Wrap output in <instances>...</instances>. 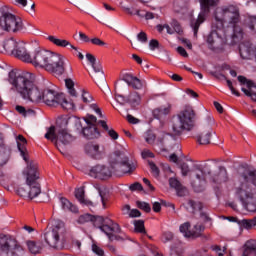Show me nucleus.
<instances>
[{
    "instance_id": "a18cd8bd",
    "label": "nucleus",
    "mask_w": 256,
    "mask_h": 256,
    "mask_svg": "<svg viewBox=\"0 0 256 256\" xmlns=\"http://www.w3.org/2000/svg\"><path fill=\"white\" fill-rule=\"evenodd\" d=\"M136 205H137L138 209L145 211V213H151V205H149V203L137 201Z\"/></svg>"
},
{
    "instance_id": "dca6fc26",
    "label": "nucleus",
    "mask_w": 256,
    "mask_h": 256,
    "mask_svg": "<svg viewBox=\"0 0 256 256\" xmlns=\"http://www.w3.org/2000/svg\"><path fill=\"white\" fill-rule=\"evenodd\" d=\"M98 229L107 235L109 241H113V233H121V226L109 218H106L105 223L98 226Z\"/></svg>"
},
{
    "instance_id": "ea45409f",
    "label": "nucleus",
    "mask_w": 256,
    "mask_h": 256,
    "mask_svg": "<svg viewBox=\"0 0 256 256\" xmlns=\"http://www.w3.org/2000/svg\"><path fill=\"white\" fill-rule=\"evenodd\" d=\"M191 228V223L186 222L182 225H180V232L183 233L184 237L191 239L192 237V230H189Z\"/></svg>"
},
{
    "instance_id": "f03ea898",
    "label": "nucleus",
    "mask_w": 256,
    "mask_h": 256,
    "mask_svg": "<svg viewBox=\"0 0 256 256\" xmlns=\"http://www.w3.org/2000/svg\"><path fill=\"white\" fill-rule=\"evenodd\" d=\"M225 23L233 27L234 37H243V28L239 26V23H241L239 7L230 4L215 9L212 28L221 30L225 26Z\"/></svg>"
},
{
    "instance_id": "6e6d98bb",
    "label": "nucleus",
    "mask_w": 256,
    "mask_h": 256,
    "mask_svg": "<svg viewBox=\"0 0 256 256\" xmlns=\"http://www.w3.org/2000/svg\"><path fill=\"white\" fill-rule=\"evenodd\" d=\"M82 99L84 103H91L93 101V96L89 94V92H85V90L82 91Z\"/></svg>"
},
{
    "instance_id": "052dcab7",
    "label": "nucleus",
    "mask_w": 256,
    "mask_h": 256,
    "mask_svg": "<svg viewBox=\"0 0 256 256\" xmlns=\"http://www.w3.org/2000/svg\"><path fill=\"white\" fill-rule=\"evenodd\" d=\"M181 171H182L183 177H187V175H189V171H191V170L189 169V164L183 162V163L181 164Z\"/></svg>"
},
{
    "instance_id": "e433bc0d",
    "label": "nucleus",
    "mask_w": 256,
    "mask_h": 256,
    "mask_svg": "<svg viewBox=\"0 0 256 256\" xmlns=\"http://www.w3.org/2000/svg\"><path fill=\"white\" fill-rule=\"evenodd\" d=\"M134 227H135L134 229L135 233H142L143 235H147V231L145 230V221L135 220Z\"/></svg>"
},
{
    "instance_id": "423d86ee",
    "label": "nucleus",
    "mask_w": 256,
    "mask_h": 256,
    "mask_svg": "<svg viewBox=\"0 0 256 256\" xmlns=\"http://www.w3.org/2000/svg\"><path fill=\"white\" fill-rule=\"evenodd\" d=\"M109 163L112 165L114 175H117V177L135 171V165L129 163V157L119 150L110 156Z\"/></svg>"
},
{
    "instance_id": "de8ad7c7",
    "label": "nucleus",
    "mask_w": 256,
    "mask_h": 256,
    "mask_svg": "<svg viewBox=\"0 0 256 256\" xmlns=\"http://www.w3.org/2000/svg\"><path fill=\"white\" fill-rule=\"evenodd\" d=\"M93 219H95V216L91 214H84L78 218V223H89V221H93Z\"/></svg>"
},
{
    "instance_id": "338daca9",
    "label": "nucleus",
    "mask_w": 256,
    "mask_h": 256,
    "mask_svg": "<svg viewBox=\"0 0 256 256\" xmlns=\"http://www.w3.org/2000/svg\"><path fill=\"white\" fill-rule=\"evenodd\" d=\"M108 135L109 137H111L114 141H117V139H119V134L113 130V129H109L108 130Z\"/></svg>"
},
{
    "instance_id": "4d7b16f0",
    "label": "nucleus",
    "mask_w": 256,
    "mask_h": 256,
    "mask_svg": "<svg viewBox=\"0 0 256 256\" xmlns=\"http://www.w3.org/2000/svg\"><path fill=\"white\" fill-rule=\"evenodd\" d=\"M99 195L101 197V201H102V205L104 207V209L107 208V201L109 199V197L107 196V194L101 190H99Z\"/></svg>"
},
{
    "instance_id": "bb28decb",
    "label": "nucleus",
    "mask_w": 256,
    "mask_h": 256,
    "mask_svg": "<svg viewBox=\"0 0 256 256\" xmlns=\"http://www.w3.org/2000/svg\"><path fill=\"white\" fill-rule=\"evenodd\" d=\"M82 134L86 139H97L100 133L97 126H88L82 129Z\"/></svg>"
},
{
    "instance_id": "412c9836",
    "label": "nucleus",
    "mask_w": 256,
    "mask_h": 256,
    "mask_svg": "<svg viewBox=\"0 0 256 256\" xmlns=\"http://www.w3.org/2000/svg\"><path fill=\"white\" fill-rule=\"evenodd\" d=\"M213 128L204 129L197 135V142L199 145H209L211 143V137H213Z\"/></svg>"
},
{
    "instance_id": "f704fd0d",
    "label": "nucleus",
    "mask_w": 256,
    "mask_h": 256,
    "mask_svg": "<svg viewBox=\"0 0 256 256\" xmlns=\"http://www.w3.org/2000/svg\"><path fill=\"white\" fill-rule=\"evenodd\" d=\"M238 225L244 229H252L256 226V216L252 219H243L238 221Z\"/></svg>"
},
{
    "instance_id": "49530a36",
    "label": "nucleus",
    "mask_w": 256,
    "mask_h": 256,
    "mask_svg": "<svg viewBox=\"0 0 256 256\" xmlns=\"http://www.w3.org/2000/svg\"><path fill=\"white\" fill-rule=\"evenodd\" d=\"M84 121L87 123L88 127H97V117L93 115H88L84 118Z\"/></svg>"
},
{
    "instance_id": "f8f14e48",
    "label": "nucleus",
    "mask_w": 256,
    "mask_h": 256,
    "mask_svg": "<svg viewBox=\"0 0 256 256\" xmlns=\"http://www.w3.org/2000/svg\"><path fill=\"white\" fill-rule=\"evenodd\" d=\"M88 175L90 177H94V179H101L102 181H105L107 179H111V177L115 175V171L111 164L110 166L98 164L89 170Z\"/></svg>"
},
{
    "instance_id": "aec40b11",
    "label": "nucleus",
    "mask_w": 256,
    "mask_h": 256,
    "mask_svg": "<svg viewBox=\"0 0 256 256\" xmlns=\"http://www.w3.org/2000/svg\"><path fill=\"white\" fill-rule=\"evenodd\" d=\"M9 157H11V149L5 145L3 140H0V168L7 165Z\"/></svg>"
},
{
    "instance_id": "69168bd1",
    "label": "nucleus",
    "mask_w": 256,
    "mask_h": 256,
    "mask_svg": "<svg viewBox=\"0 0 256 256\" xmlns=\"http://www.w3.org/2000/svg\"><path fill=\"white\" fill-rule=\"evenodd\" d=\"M161 205H163V202H154L152 205V209L154 213H160L161 212Z\"/></svg>"
},
{
    "instance_id": "a19ab883",
    "label": "nucleus",
    "mask_w": 256,
    "mask_h": 256,
    "mask_svg": "<svg viewBox=\"0 0 256 256\" xmlns=\"http://www.w3.org/2000/svg\"><path fill=\"white\" fill-rule=\"evenodd\" d=\"M128 103H131V105L133 106L139 105V103H141V96L139 95V93H131L128 97Z\"/></svg>"
},
{
    "instance_id": "cd10ccee",
    "label": "nucleus",
    "mask_w": 256,
    "mask_h": 256,
    "mask_svg": "<svg viewBox=\"0 0 256 256\" xmlns=\"http://www.w3.org/2000/svg\"><path fill=\"white\" fill-rule=\"evenodd\" d=\"M214 183H225L227 181V169L223 166L218 168V172L212 176Z\"/></svg>"
},
{
    "instance_id": "3c124183",
    "label": "nucleus",
    "mask_w": 256,
    "mask_h": 256,
    "mask_svg": "<svg viewBox=\"0 0 256 256\" xmlns=\"http://www.w3.org/2000/svg\"><path fill=\"white\" fill-rule=\"evenodd\" d=\"M149 167L151 169V173L154 177H159V167H157V165H155L152 161H149Z\"/></svg>"
},
{
    "instance_id": "bf43d9fd",
    "label": "nucleus",
    "mask_w": 256,
    "mask_h": 256,
    "mask_svg": "<svg viewBox=\"0 0 256 256\" xmlns=\"http://www.w3.org/2000/svg\"><path fill=\"white\" fill-rule=\"evenodd\" d=\"M137 39H138V41H140V43H147V41H149V39L147 38V33L143 32V31L138 33Z\"/></svg>"
},
{
    "instance_id": "6ab92c4d",
    "label": "nucleus",
    "mask_w": 256,
    "mask_h": 256,
    "mask_svg": "<svg viewBox=\"0 0 256 256\" xmlns=\"http://www.w3.org/2000/svg\"><path fill=\"white\" fill-rule=\"evenodd\" d=\"M17 147L20 151V155L24 161H29V151H27V139L23 135H18L16 138Z\"/></svg>"
},
{
    "instance_id": "4468645a",
    "label": "nucleus",
    "mask_w": 256,
    "mask_h": 256,
    "mask_svg": "<svg viewBox=\"0 0 256 256\" xmlns=\"http://www.w3.org/2000/svg\"><path fill=\"white\" fill-rule=\"evenodd\" d=\"M25 163L26 168L23 171V175L26 179V183L37 181V179H39V166L34 161H29V156L28 161H25Z\"/></svg>"
},
{
    "instance_id": "0e129e2a",
    "label": "nucleus",
    "mask_w": 256,
    "mask_h": 256,
    "mask_svg": "<svg viewBox=\"0 0 256 256\" xmlns=\"http://www.w3.org/2000/svg\"><path fill=\"white\" fill-rule=\"evenodd\" d=\"M142 157L143 159H148V158L153 159V157H155V154H153V152H151L150 150H144L142 152Z\"/></svg>"
},
{
    "instance_id": "37998d69",
    "label": "nucleus",
    "mask_w": 256,
    "mask_h": 256,
    "mask_svg": "<svg viewBox=\"0 0 256 256\" xmlns=\"http://www.w3.org/2000/svg\"><path fill=\"white\" fill-rule=\"evenodd\" d=\"M86 59L87 61H89L90 65L92 66V69H95L96 67H101V63L97 62V59L93 56V54L87 53Z\"/></svg>"
},
{
    "instance_id": "72a5a7b5",
    "label": "nucleus",
    "mask_w": 256,
    "mask_h": 256,
    "mask_svg": "<svg viewBox=\"0 0 256 256\" xmlns=\"http://www.w3.org/2000/svg\"><path fill=\"white\" fill-rule=\"evenodd\" d=\"M217 41H219L217 32L212 31L207 37V43L209 45V49H212V50L217 49Z\"/></svg>"
},
{
    "instance_id": "680f3d73",
    "label": "nucleus",
    "mask_w": 256,
    "mask_h": 256,
    "mask_svg": "<svg viewBox=\"0 0 256 256\" xmlns=\"http://www.w3.org/2000/svg\"><path fill=\"white\" fill-rule=\"evenodd\" d=\"M130 191H143V185L139 182H135L134 184L129 186Z\"/></svg>"
},
{
    "instance_id": "f257e3e1",
    "label": "nucleus",
    "mask_w": 256,
    "mask_h": 256,
    "mask_svg": "<svg viewBox=\"0 0 256 256\" xmlns=\"http://www.w3.org/2000/svg\"><path fill=\"white\" fill-rule=\"evenodd\" d=\"M36 81L37 77L31 72L18 74L15 70H12L8 74V83L12 86L10 91L17 93L25 101H31V103H45V105L49 107H55L61 94L51 89L41 91Z\"/></svg>"
},
{
    "instance_id": "c03bdc74",
    "label": "nucleus",
    "mask_w": 256,
    "mask_h": 256,
    "mask_svg": "<svg viewBox=\"0 0 256 256\" xmlns=\"http://www.w3.org/2000/svg\"><path fill=\"white\" fill-rule=\"evenodd\" d=\"M188 205L189 207H191L193 213H195V211H201V209H203V203L201 202H195L193 200H189Z\"/></svg>"
},
{
    "instance_id": "20e7f679",
    "label": "nucleus",
    "mask_w": 256,
    "mask_h": 256,
    "mask_svg": "<svg viewBox=\"0 0 256 256\" xmlns=\"http://www.w3.org/2000/svg\"><path fill=\"white\" fill-rule=\"evenodd\" d=\"M196 119L197 116L193 107L185 106L176 118L172 120V131L174 135H181L183 131H191L195 127Z\"/></svg>"
},
{
    "instance_id": "4be33fe9",
    "label": "nucleus",
    "mask_w": 256,
    "mask_h": 256,
    "mask_svg": "<svg viewBox=\"0 0 256 256\" xmlns=\"http://www.w3.org/2000/svg\"><path fill=\"white\" fill-rule=\"evenodd\" d=\"M169 185L172 189H175L178 197H185V194L187 193V188L181 184L177 178H170L169 179Z\"/></svg>"
},
{
    "instance_id": "c756f323",
    "label": "nucleus",
    "mask_w": 256,
    "mask_h": 256,
    "mask_svg": "<svg viewBox=\"0 0 256 256\" xmlns=\"http://www.w3.org/2000/svg\"><path fill=\"white\" fill-rule=\"evenodd\" d=\"M92 77L99 85L105 83V72H103V67L97 66L96 68H94V73L92 74Z\"/></svg>"
},
{
    "instance_id": "2eb2a0df",
    "label": "nucleus",
    "mask_w": 256,
    "mask_h": 256,
    "mask_svg": "<svg viewBox=\"0 0 256 256\" xmlns=\"http://www.w3.org/2000/svg\"><path fill=\"white\" fill-rule=\"evenodd\" d=\"M23 248L19 243H17V240L15 238H0V251L2 253L9 254L15 253V251H22Z\"/></svg>"
},
{
    "instance_id": "09e8293b",
    "label": "nucleus",
    "mask_w": 256,
    "mask_h": 256,
    "mask_svg": "<svg viewBox=\"0 0 256 256\" xmlns=\"http://www.w3.org/2000/svg\"><path fill=\"white\" fill-rule=\"evenodd\" d=\"M173 232L171 231H166V232H163L162 234V241L163 243H168V241H173Z\"/></svg>"
},
{
    "instance_id": "9d476101",
    "label": "nucleus",
    "mask_w": 256,
    "mask_h": 256,
    "mask_svg": "<svg viewBox=\"0 0 256 256\" xmlns=\"http://www.w3.org/2000/svg\"><path fill=\"white\" fill-rule=\"evenodd\" d=\"M0 11L2 19L1 29H3V31L17 33V31H21V29H23L21 21L17 20L16 15L11 14L7 6L1 7Z\"/></svg>"
},
{
    "instance_id": "79ce46f5",
    "label": "nucleus",
    "mask_w": 256,
    "mask_h": 256,
    "mask_svg": "<svg viewBox=\"0 0 256 256\" xmlns=\"http://www.w3.org/2000/svg\"><path fill=\"white\" fill-rule=\"evenodd\" d=\"M144 137H145V141H146V143H148V145H153V143H155V139H157V136L151 130L146 131Z\"/></svg>"
},
{
    "instance_id": "ddd939ff",
    "label": "nucleus",
    "mask_w": 256,
    "mask_h": 256,
    "mask_svg": "<svg viewBox=\"0 0 256 256\" xmlns=\"http://www.w3.org/2000/svg\"><path fill=\"white\" fill-rule=\"evenodd\" d=\"M236 194L240 198L243 206L245 207L246 211H250V213H255L256 211V198L253 193L243 190V189H236Z\"/></svg>"
},
{
    "instance_id": "e2e57ef3",
    "label": "nucleus",
    "mask_w": 256,
    "mask_h": 256,
    "mask_svg": "<svg viewBox=\"0 0 256 256\" xmlns=\"http://www.w3.org/2000/svg\"><path fill=\"white\" fill-rule=\"evenodd\" d=\"M149 47L152 51H155V49H159V41L152 39L149 43Z\"/></svg>"
},
{
    "instance_id": "774afa93",
    "label": "nucleus",
    "mask_w": 256,
    "mask_h": 256,
    "mask_svg": "<svg viewBox=\"0 0 256 256\" xmlns=\"http://www.w3.org/2000/svg\"><path fill=\"white\" fill-rule=\"evenodd\" d=\"M129 217H141V211H139L138 209H132L129 212Z\"/></svg>"
},
{
    "instance_id": "864d4df0",
    "label": "nucleus",
    "mask_w": 256,
    "mask_h": 256,
    "mask_svg": "<svg viewBox=\"0 0 256 256\" xmlns=\"http://www.w3.org/2000/svg\"><path fill=\"white\" fill-rule=\"evenodd\" d=\"M115 100L117 101V103H119L120 105H125V103H129L128 98H125L123 95L121 94H115Z\"/></svg>"
},
{
    "instance_id": "f3484780",
    "label": "nucleus",
    "mask_w": 256,
    "mask_h": 256,
    "mask_svg": "<svg viewBox=\"0 0 256 256\" xmlns=\"http://www.w3.org/2000/svg\"><path fill=\"white\" fill-rule=\"evenodd\" d=\"M26 185H28L30 190L27 192L25 189L19 188L18 193L21 195V197H29V199H35V197H39V195H41V184H39L37 180L34 182L26 183Z\"/></svg>"
},
{
    "instance_id": "c85d7f7f",
    "label": "nucleus",
    "mask_w": 256,
    "mask_h": 256,
    "mask_svg": "<svg viewBox=\"0 0 256 256\" xmlns=\"http://www.w3.org/2000/svg\"><path fill=\"white\" fill-rule=\"evenodd\" d=\"M242 256H256V240H248L245 243Z\"/></svg>"
},
{
    "instance_id": "39448f33",
    "label": "nucleus",
    "mask_w": 256,
    "mask_h": 256,
    "mask_svg": "<svg viewBox=\"0 0 256 256\" xmlns=\"http://www.w3.org/2000/svg\"><path fill=\"white\" fill-rule=\"evenodd\" d=\"M67 230L65 229V224L63 222L56 223L52 230H48L44 234V239L49 247L53 249H64L67 239L65 234Z\"/></svg>"
},
{
    "instance_id": "0eeeda50",
    "label": "nucleus",
    "mask_w": 256,
    "mask_h": 256,
    "mask_svg": "<svg viewBox=\"0 0 256 256\" xmlns=\"http://www.w3.org/2000/svg\"><path fill=\"white\" fill-rule=\"evenodd\" d=\"M45 139L55 143V147L61 151L60 145H71L75 141V136L69 133L67 128L51 126L45 134Z\"/></svg>"
},
{
    "instance_id": "2f4dec72",
    "label": "nucleus",
    "mask_w": 256,
    "mask_h": 256,
    "mask_svg": "<svg viewBox=\"0 0 256 256\" xmlns=\"http://www.w3.org/2000/svg\"><path fill=\"white\" fill-rule=\"evenodd\" d=\"M57 105H61L62 109H65L66 111H71V109H75V104H73V102H69L63 94H60Z\"/></svg>"
},
{
    "instance_id": "1a4fd4ad",
    "label": "nucleus",
    "mask_w": 256,
    "mask_h": 256,
    "mask_svg": "<svg viewBox=\"0 0 256 256\" xmlns=\"http://www.w3.org/2000/svg\"><path fill=\"white\" fill-rule=\"evenodd\" d=\"M199 3L200 13L198 14V18L191 21V27L194 31V37H197V33H199V27H201L202 23H205V21H207V17H209L211 9L219 5V0H199Z\"/></svg>"
},
{
    "instance_id": "7c9ffc66",
    "label": "nucleus",
    "mask_w": 256,
    "mask_h": 256,
    "mask_svg": "<svg viewBox=\"0 0 256 256\" xmlns=\"http://www.w3.org/2000/svg\"><path fill=\"white\" fill-rule=\"evenodd\" d=\"M60 203L63 211H70L71 213H77V211H79L77 206L73 205V203L65 197H60Z\"/></svg>"
},
{
    "instance_id": "a211bd4d",
    "label": "nucleus",
    "mask_w": 256,
    "mask_h": 256,
    "mask_svg": "<svg viewBox=\"0 0 256 256\" xmlns=\"http://www.w3.org/2000/svg\"><path fill=\"white\" fill-rule=\"evenodd\" d=\"M196 180H193L192 187L196 193H201L205 189V171L202 169L195 170Z\"/></svg>"
},
{
    "instance_id": "4c0bfd02",
    "label": "nucleus",
    "mask_w": 256,
    "mask_h": 256,
    "mask_svg": "<svg viewBox=\"0 0 256 256\" xmlns=\"http://www.w3.org/2000/svg\"><path fill=\"white\" fill-rule=\"evenodd\" d=\"M75 197L80 203H83L84 205H91V202L85 200V190H83V188H78L75 191Z\"/></svg>"
},
{
    "instance_id": "7ed1b4c3",
    "label": "nucleus",
    "mask_w": 256,
    "mask_h": 256,
    "mask_svg": "<svg viewBox=\"0 0 256 256\" xmlns=\"http://www.w3.org/2000/svg\"><path fill=\"white\" fill-rule=\"evenodd\" d=\"M36 69H44L48 73L61 76L65 73V60L63 56L49 50L35 51L29 62Z\"/></svg>"
},
{
    "instance_id": "393cba45",
    "label": "nucleus",
    "mask_w": 256,
    "mask_h": 256,
    "mask_svg": "<svg viewBox=\"0 0 256 256\" xmlns=\"http://www.w3.org/2000/svg\"><path fill=\"white\" fill-rule=\"evenodd\" d=\"M246 88H241V91L244 92V94L246 95V97H250V99L252 101H254V103H256V92H253V88L256 89V85L255 83H253V81L251 80H247L246 81Z\"/></svg>"
},
{
    "instance_id": "603ef678",
    "label": "nucleus",
    "mask_w": 256,
    "mask_h": 256,
    "mask_svg": "<svg viewBox=\"0 0 256 256\" xmlns=\"http://www.w3.org/2000/svg\"><path fill=\"white\" fill-rule=\"evenodd\" d=\"M172 27H173V31H175V33H178V34L183 33V28H181V24H179V22H177V20L172 21Z\"/></svg>"
},
{
    "instance_id": "c9c22d12",
    "label": "nucleus",
    "mask_w": 256,
    "mask_h": 256,
    "mask_svg": "<svg viewBox=\"0 0 256 256\" xmlns=\"http://www.w3.org/2000/svg\"><path fill=\"white\" fill-rule=\"evenodd\" d=\"M27 247L33 255H37V253H41V249H43V246L41 244H37L35 241H28Z\"/></svg>"
},
{
    "instance_id": "a878e982",
    "label": "nucleus",
    "mask_w": 256,
    "mask_h": 256,
    "mask_svg": "<svg viewBox=\"0 0 256 256\" xmlns=\"http://www.w3.org/2000/svg\"><path fill=\"white\" fill-rule=\"evenodd\" d=\"M124 81L129 85L130 87H133V89H141L143 87V84L141 83V80L131 74H126L124 76Z\"/></svg>"
},
{
    "instance_id": "5fc2aeb1",
    "label": "nucleus",
    "mask_w": 256,
    "mask_h": 256,
    "mask_svg": "<svg viewBox=\"0 0 256 256\" xmlns=\"http://www.w3.org/2000/svg\"><path fill=\"white\" fill-rule=\"evenodd\" d=\"M92 251H93V253H95L98 256L105 255V251H103V249H101V247L97 246V244L92 245Z\"/></svg>"
},
{
    "instance_id": "473e14b6",
    "label": "nucleus",
    "mask_w": 256,
    "mask_h": 256,
    "mask_svg": "<svg viewBox=\"0 0 256 256\" xmlns=\"http://www.w3.org/2000/svg\"><path fill=\"white\" fill-rule=\"evenodd\" d=\"M48 41H50V43H53V45H56V47H69V45H71L70 41H67L65 39H59L55 36H48L47 37Z\"/></svg>"
},
{
    "instance_id": "9b49d317",
    "label": "nucleus",
    "mask_w": 256,
    "mask_h": 256,
    "mask_svg": "<svg viewBox=\"0 0 256 256\" xmlns=\"http://www.w3.org/2000/svg\"><path fill=\"white\" fill-rule=\"evenodd\" d=\"M238 180L240 182V187L237 189H243L247 191L249 189V183L256 187V169L247 164L240 165L238 168Z\"/></svg>"
},
{
    "instance_id": "13d9d810",
    "label": "nucleus",
    "mask_w": 256,
    "mask_h": 256,
    "mask_svg": "<svg viewBox=\"0 0 256 256\" xmlns=\"http://www.w3.org/2000/svg\"><path fill=\"white\" fill-rule=\"evenodd\" d=\"M226 83H227L231 93H233V95H236V97H241V93H239V91L235 90V88L233 87V82H231V80H226Z\"/></svg>"
},
{
    "instance_id": "6e6552de",
    "label": "nucleus",
    "mask_w": 256,
    "mask_h": 256,
    "mask_svg": "<svg viewBox=\"0 0 256 256\" xmlns=\"http://www.w3.org/2000/svg\"><path fill=\"white\" fill-rule=\"evenodd\" d=\"M3 47L5 51L11 53L14 57L20 59V61H23L24 63H30L32 56L29 51H27L25 42L17 41L14 38H9L4 41Z\"/></svg>"
},
{
    "instance_id": "8fccbe9b",
    "label": "nucleus",
    "mask_w": 256,
    "mask_h": 256,
    "mask_svg": "<svg viewBox=\"0 0 256 256\" xmlns=\"http://www.w3.org/2000/svg\"><path fill=\"white\" fill-rule=\"evenodd\" d=\"M105 221H107V219L103 218V216H94L93 219L94 226H96L98 229L101 227V225H104Z\"/></svg>"
},
{
    "instance_id": "5701e85b",
    "label": "nucleus",
    "mask_w": 256,
    "mask_h": 256,
    "mask_svg": "<svg viewBox=\"0 0 256 256\" xmlns=\"http://www.w3.org/2000/svg\"><path fill=\"white\" fill-rule=\"evenodd\" d=\"M85 152L93 159H99L101 157V150H99V144L88 143L85 145Z\"/></svg>"
},
{
    "instance_id": "b1692460",
    "label": "nucleus",
    "mask_w": 256,
    "mask_h": 256,
    "mask_svg": "<svg viewBox=\"0 0 256 256\" xmlns=\"http://www.w3.org/2000/svg\"><path fill=\"white\" fill-rule=\"evenodd\" d=\"M169 113H171V104L160 106L153 110L155 119H163V117L169 115Z\"/></svg>"
},
{
    "instance_id": "58836bf2",
    "label": "nucleus",
    "mask_w": 256,
    "mask_h": 256,
    "mask_svg": "<svg viewBox=\"0 0 256 256\" xmlns=\"http://www.w3.org/2000/svg\"><path fill=\"white\" fill-rule=\"evenodd\" d=\"M203 231H205V226L196 224L192 229V234L189 235H192L191 239H197V237H201V233H203Z\"/></svg>"
}]
</instances>
